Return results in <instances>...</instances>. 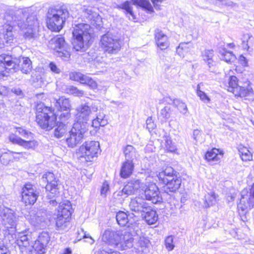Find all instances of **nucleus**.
Returning a JSON list of instances; mask_svg holds the SVG:
<instances>
[{
  "label": "nucleus",
  "instance_id": "obj_1",
  "mask_svg": "<svg viewBox=\"0 0 254 254\" xmlns=\"http://www.w3.org/2000/svg\"><path fill=\"white\" fill-rule=\"evenodd\" d=\"M7 18L21 31L25 30L23 34L25 39L34 40L38 37L39 23L33 7L18 9L15 11V17L8 16Z\"/></svg>",
  "mask_w": 254,
  "mask_h": 254
},
{
  "label": "nucleus",
  "instance_id": "obj_2",
  "mask_svg": "<svg viewBox=\"0 0 254 254\" xmlns=\"http://www.w3.org/2000/svg\"><path fill=\"white\" fill-rule=\"evenodd\" d=\"M102 240L109 245L121 251L132 248L133 245L132 234L127 230H106L103 234Z\"/></svg>",
  "mask_w": 254,
  "mask_h": 254
},
{
  "label": "nucleus",
  "instance_id": "obj_3",
  "mask_svg": "<svg viewBox=\"0 0 254 254\" xmlns=\"http://www.w3.org/2000/svg\"><path fill=\"white\" fill-rule=\"evenodd\" d=\"M69 12L65 5L50 7L47 15V26L52 31L59 32L63 28Z\"/></svg>",
  "mask_w": 254,
  "mask_h": 254
},
{
  "label": "nucleus",
  "instance_id": "obj_4",
  "mask_svg": "<svg viewBox=\"0 0 254 254\" xmlns=\"http://www.w3.org/2000/svg\"><path fill=\"white\" fill-rule=\"evenodd\" d=\"M90 26L88 24L79 23L76 25L72 31L73 48L76 51L84 49L89 46L91 39Z\"/></svg>",
  "mask_w": 254,
  "mask_h": 254
},
{
  "label": "nucleus",
  "instance_id": "obj_5",
  "mask_svg": "<svg viewBox=\"0 0 254 254\" xmlns=\"http://www.w3.org/2000/svg\"><path fill=\"white\" fill-rule=\"evenodd\" d=\"M176 174V172L170 166L157 174L159 183L165 185L164 191L167 193L176 192L180 187L181 179Z\"/></svg>",
  "mask_w": 254,
  "mask_h": 254
},
{
  "label": "nucleus",
  "instance_id": "obj_6",
  "mask_svg": "<svg viewBox=\"0 0 254 254\" xmlns=\"http://www.w3.org/2000/svg\"><path fill=\"white\" fill-rule=\"evenodd\" d=\"M36 119L38 124L43 129L50 130L56 123L57 117L50 108L39 104L36 107Z\"/></svg>",
  "mask_w": 254,
  "mask_h": 254
},
{
  "label": "nucleus",
  "instance_id": "obj_7",
  "mask_svg": "<svg viewBox=\"0 0 254 254\" xmlns=\"http://www.w3.org/2000/svg\"><path fill=\"white\" fill-rule=\"evenodd\" d=\"M16 131L23 137L29 139H22L14 133H11L8 136V140L12 143L18 145L26 149H34L38 145V142L34 139V134L30 131L22 128L16 127Z\"/></svg>",
  "mask_w": 254,
  "mask_h": 254
},
{
  "label": "nucleus",
  "instance_id": "obj_8",
  "mask_svg": "<svg viewBox=\"0 0 254 254\" xmlns=\"http://www.w3.org/2000/svg\"><path fill=\"white\" fill-rule=\"evenodd\" d=\"M43 182L47 183L46 190L47 191V197L49 201L48 203L52 206L58 204V197L59 194V186L54 174L52 172H47L42 178Z\"/></svg>",
  "mask_w": 254,
  "mask_h": 254
},
{
  "label": "nucleus",
  "instance_id": "obj_9",
  "mask_svg": "<svg viewBox=\"0 0 254 254\" xmlns=\"http://www.w3.org/2000/svg\"><path fill=\"white\" fill-rule=\"evenodd\" d=\"M76 111V122L75 123H78L81 126H84L88 128L89 125L88 122L90 120L92 111L97 112L98 107L95 105H90L89 103H81L77 107Z\"/></svg>",
  "mask_w": 254,
  "mask_h": 254
},
{
  "label": "nucleus",
  "instance_id": "obj_10",
  "mask_svg": "<svg viewBox=\"0 0 254 254\" xmlns=\"http://www.w3.org/2000/svg\"><path fill=\"white\" fill-rule=\"evenodd\" d=\"M87 130L88 128L85 126H81L78 123H74L66 139L68 146L73 148L80 143Z\"/></svg>",
  "mask_w": 254,
  "mask_h": 254
},
{
  "label": "nucleus",
  "instance_id": "obj_11",
  "mask_svg": "<svg viewBox=\"0 0 254 254\" xmlns=\"http://www.w3.org/2000/svg\"><path fill=\"white\" fill-rule=\"evenodd\" d=\"M99 143L95 141H87L79 148L80 157L87 162L92 161L97 156L99 150Z\"/></svg>",
  "mask_w": 254,
  "mask_h": 254
},
{
  "label": "nucleus",
  "instance_id": "obj_12",
  "mask_svg": "<svg viewBox=\"0 0 254 254\" xmlns=\"http://www.w3.org/2000/svg\"><path fill=\"white\" fill-rule=\"evenodd\" d=\"M100 48L105 53L115 54L120 50L121 45L118 40L109 34H105L101 38Z\"/></svg>",
  "mask_w": 254,
  "mask_h": 254
},
{
  "label": "nucleus",
  "instance_id": "obj_13",
  "mask_svg": "<svg viewBox=\"0 0 254 254\" xmlns=\"http://www.w3.org/2000/svg\"><path fill=\"white\" fill-rule=\"evenodd\" d=\"M40 194L39 190L31 184H26L22 189V201L25 205H33Z\"/></svg>",
  "mask_w": 254,
  "mask_h": 254
},
{
  "label": "nucleus",
  "instance_id": "obj_14",
  "mask_svg": "<svg viewBox=\"0 0 254 254\" xmlns=\"http://www.w3.org/2000/svg\"><path fill=\"white\" fill-rule=\"evenodd\" d=\"M15 17V12L6 13L5 15V19L6 23L3 26V32L0 34L1 37H2L5 44L8 46L13 43L15 37L13 34L12 30L13 27L17 25L13 24V22L8 20V16Z\"/></svg>",
  "mask_w": 254,
  "mask_h": 254
},
{
  "label": "nucleus",
  "instance_id": "obj_15",
  "mask_svg": "<svg viewBox=\"0 0 254 254\" xmlns=\"http://www.w3.org/2000/svg\"><path fill=\"white\" fill-rule=\"evenodd\" d=\"M0 216L1 224L5 228L7 229L15 228L18 217L13 210L7 207L2 208L0 211Z\"/></svg>",
  "mask_w": 254,
  "mask_h": 254
},
{
  "label": "nucleus",
  "instance_id": "obj_16",
  "mask_svg": "<svg viewBox=\"0 0 254 254\" xmlns=\"http://www.w3.org/2000/svg\"><path fill=\"white\" fill-rule=\"evenodd\" d=\"M141 185L139 180H131L125 186L122 190L115 192L114 196L115 198H118V196H121L123 199L128 195L133 194L136 190L141 188Z\"/></svg>",
  "mask_w": 254,
  "mask_h": 254
},
{
  "label": "nucleus",
  "instance_id": "obj_17",
  "mask_svg": "<svg viewBox=\"0 0 254 254\" xmlns=\"http://www.w3.org/2000/svg\"><path fill=\"white\" fill-rule=\"evenodd\" d=\"M254 207V198L251 197L247 191L241 193V198L238 204V209L240 214H245L249 210Z\"/></svg>",
  "mask_w": 254,
  "mask_h": 254
},
{
  "label": "nucleus",
  "instance_id": "obj_18",
  "mask_svg": "<svg viewBox=\"0 0 254 254\" xmlns=\"http://www.w3.org/2000/svg\"><path fill=\"white\" fill-rule=\"evenodd\" d=\"M149 206L148 203L141 197L131 198L129 204L130 210L141 216L144 215V211L147 210Z\"/></svg>",
  "mask_w": 254,
  "mask_h": 254
},
{
  "label": "nucleus",
  "instance_id": "obj_19",
  "mask_svg": "<svg viewBox=\"0 0 254 254\" xmlns=\"http://www.w3.org/2000/svg\"><path fill=\"white\" fill-rule=\"evenodd\" d=\"M228 91L233 93L235 96L245 97L248 94L249 91L238 85V79L235 76L229 77Z\"/></svg>",
  "mask_w": 254,
  "mask_h": 254
},
{
  "label": "nucleus",
  "instance_id": "obj_20",
  "mask_svg": "<svg viewBox=\"0 0 254 254\" xmlns=\"http://www.w3.org/2000/svg\"><path fill=\"white\" fill-rule=\"evenodd\" d=\"M146 199L151 201L153 203L156 204L161 202L162 196L157 186L151 183L149 184L144 190Z\"/></svg>",
  "mask_w": 254,
  "mask_h": 254
},
{
  "label": "nucleus",
  "instance_id": "obj_21",
  "mask_svg": "<svg viewBox=\"0 0 254 254\" xmlns=\"http://www.w3.org/2000/svg\"><path fill=\"white\" fill-rule=\"evenodd\" d=\"M64 44V39L61 36L54 37L51 40L49 43L50 48L56 51L58 53L59 56L62 58H68L69 57L68 53L62 51Z\"/></svg>",
  "mask_w": 254,
  "mask_h": 254
},
{
  "label": "nucleus",
  "instance_id": "obj_22",
  "mask_svg": "<svg viewBox=\"0 0 254 254\" xmlns=\"http://www.w3.org/2000/svg\"><path fill=\"white\" fill-rule=\"evenodd\" d=\"M26 232L18 233L15 241L16 244L19 247L22 252L30 245L31 236L30 235L26 234Z\"/></svg>",
  "mask_w": 254,
  "mask_h": 254
},
{
  "label": "nucleus",
  "instance_id": "obj_23",
  "mask_svg": "<svg viewBox=\"0 0 254 254\" xmlns=\"http://www.w3.org/2000/svg\"><path fill=\"white\" fill-rule=\"evenodd\" d=\"M82 10L84 16L93 24L100 20L101 17L97 12L95 11V8L84 5L82 8Z\"/></svg>",
  "mask_w": 254,
  "mask_h": 254
},
{
  "label": "nucleus",
  "instance_id": "obj_24",
  "mask_svg": "<svg viewBox=\"0 0 254 254\" xmlns=\"http://www.w3.org/2000/svg\"><path fill=\"white\" fill-rule=\"evenodd\" d=\"M155 38L158 47L161 50H165L169 47V42L168 37L159 29L155 30Z\"/></svg>",
  "mask_w": 254,
  "mask_h": 254
},
{
  "label": "nucleus",
  "instance_id": "obj_25",
  "mask_svg": "<svg viewBox=\"0 0 254 254\" xmlns=\"http://www.w3.org/2000/svg\"><path fill=\"white\" fill-rule=\"evenodd\" d=\"M18 60L16 69L19 67L23 73L28 74L32 69V62L28 57H20Z\"/></svg>",
  "mask_w": 254,
  "mask_h": 254
},
{
  "label": "nucleus",
  "instance_id": "obj_26",
  "mask_svg": "<svg viewBox=\"0 0 254 254\" xmlns=\"http://www.w3.org/2000/svg\"><path fill=\"white\" fill-rule=\"evenodd\" d=\"M72 212L71 205L68 201L60 203L58 208L57 216L69 219Z\"/></svg>",
  "mask_w": 254,
  "mask_h": 254
},
{
  "label": "nucleus",
  "instance_id": "obj_27",
  "mask_svg": "<svg viewBox=\"0 0 254 254\" xmlns=\"http://www.w3.org/2000/svg\"><path fill=\"white\" fill-rule=\"evenodd\" d=\"M149 241L144 237H140L134 244V248L138 253L146 254L148 252Z\"/></svg>",
  "mask_w": 254,
  "mask_h": 254
},
{
  "label": "nucleus",
  "instance_id": "obj_28",
  "mask_svg": "<svg viewBox=\"0 0 254 254\" xmlns=\"http://www.w3.org/2000/svg\"><path fill=\"white\" fill-rule=\"evenodd\" d=\"M26 218L32 225L36 226H39L44 221V218L40 214L37 213L36 210L31 211L29 214L26 215Z\"/></svg>",
  "mask_w": 254,
  "mask_h": 254
},
{
  "label": "nucleus",
  "instance_id": "obj_29",
  "mask_svg": "<svg viewBox=\"0 0 254 254\" xmlns=\"http://www.w3.org/2000/svg\"><path fill=\"white\" fill-rule=\"evenodd\" d=\"M147 208H148L147 210H145L144 215L141 216L144 219L148 224L152 225L155 223L158 220V215L156 212L152 209L150 206Z\"/></svg>",
  "mask_w": 254,
  "mask_h": 254
},
{
  "label": "nucleus",
  "instance_id": "obj_30",
  "mask_svg": "<svg viewBox=\"0 0 254 254\" xmlns=\"http://www.w3.org/2000/svg\"><path fill=\"white\" fill-rule=\"evenodd\" d=\"M0 62L4 63L7 66L11 67V69L13 71H16L18 60L16 59H13L11 56L4 54L0 55Z\"/></svg>",
  "mask_w": 254,
  "mask_h": 254
},
{
  "label": "nucleus",
  "instance_id": "obj_31",
  "mask_svg": "<svg viewBox=\"0 0 254 254\" xmlns=\"http://www.w3.org/2000/svg\"><path fill=\"white\" fill-rule=\"evenodd\" d=\"M123 151L127 162H132L133 160L137 157L136 149L132 145H127L124 148Z\"/></svg>",
  "mask_w": 254,
  "mask_h": 254
},
{
  "label": "nucleus",
  "instance_id": "obj_32",
  "mask_svg": "<svg viewBox=\"0 0 254 254\" xmlns=\"http://www.w3.org/2000/svg\"><path fill=\"white\" fill-rule=\"evenodd\" d=\"M13 152L7 149L0 150V160L4 165H7L13 160Z\"/></svg>",
  "mask_w": 254,
  "mask_h": 254
},
{
  "label": "nucleus",
  "instance_id": "obj_33",
  "mask_svg": "<svg viewBox=\"0 0 254 254\" xmlns=\"http://www.w3.org/2000/svg\"><path fill=\"white\" fill-rule=\"evenodd\" d=\"M108 123L107 120L105 119V114L102 110H100L96 114L95 119L92 121V126L95 128L100 126L104 127Z\"/></svg>",
  "mask_w": 254,
  "mask_h": 254
},
{
  "label": "nucleus",
  "instance_id": "obj_34",
  "mask_svg": "<svg viewBox=\"0 0 254 254\" xmlns=\"http://www.w3.org/2000/svg\"><path fill=\"white\" fill-rule=\"evenodd\" d=\"M134 165L132 162L125 161L123 163L121 171L120 176L122 178H127L132 173Z\"/></svg>",
  "mask_w": 254,
  "mask_h": 254
},
{
  "label": "nucleus",
  "instance_id": "obj_35",
  "mask_svg": "<svg viewBox=\"0 0 254 254\" xmlns=\"http://www.w3.org/2000/svg\"><path fill=\"white\" fill-rule=\"evenodd\" d=\"M214 53L212 50H205L202 53V57L203 61L207 63L208 67L211 68L214 65L213 60Z\"/></svg>",
  "mask_w": 254,
  "mask_h": 254
},
{
  "label": "nucleus",
  "instance_id": "obj_36",
  "mask_svg": "<svg viewBox=\"0 0 254 254\" xmlns=\"http://www.w3.org/2000/svg\"><path fill=\"white\" fill-rule=\"evenodd\" d=\"M238 150L240 157L243 161H251L253 159V154L247 147L240 145L238 146Z\"/></svg>",
  "mask_w": 254,
  "mask_h": 254
},
{
  "label": "nucleus",
  "instance_id": "obj_37",
  "mask_svg": "<svg viewBox=\"0 0 254 254\" xmlns=\"http://www.w3.org/2000/svg\"><path fill=\"white\" fill-rule=\"evenodd\" d=\"M56 106L57 107L58 109L62 111H70V104L69 100L66 98L61 97L57 101Z\"/></svg>",
  "mask_w": 254,
  "mask_h": 254
},
{
  "label": "nucleus",
  "instance_id": "obj_38",
  "mask_svg": "<svg viewBox=\"0 0 254 254\" xmlns=\"http://www.w3.org/2000/svg\"><path fill=\"white\" fill-rule=\"evenodd\" d=\"M216 198L217 196L216 194L213 191L206 194L204 196V207H209L215 204L217 202Z\"/></svg>",
  "mask_w": 254,
  "mask_h": 254
},
{
  "label": "nucleus",
  "instance_id": "obj_39",
  "mask_svg": "<svg viewBox=\"0 0 254 254\" xmlns=\"http://www.w3.org/2000/svg\"><path fill=\"white\" fill-rule=\"evenodd\" d=\"M254 41V38L251 34L249 33L244 34L242 38L243 48L245 50H248L250 47L253 44Z\"/></svg>",
  "mask_w": 254,
  "mask_h": 254
},
{
  "label": "nucleus",
  "instance_id": "obj_40",
  "mask_svg": "<svg viewBox=\"0 0 254 254\" xmlns=\"http://www.w3.org/2000/svg\"><path fill=\"white\" fill-rule=\"evenodd\" d=\"M116 220L119 224L121 226H125L127 224V226L129 227V222L128 221L127 214L123 212L120 211L117 213Z\"/></svg>",
  "mask_w": 254,
  "mask_h": 254
},
{
  "label": "nucleus",
  "instance_id": "obj_41",
  "mask_svg": "<svg viewBox=\"0 0 254 254\" xmlns=\"http://www.w3.org/2000/svg\"><path fill=\"white\" fill-rule=\"evenodd\" d=\"M69 224V219L63 216H57L56 219V228L58 230H64Z\"/></svg>",
  "mask_w": 254,
  "mask_h": 254
},
{
  "label": "nucleus",
  "instance_id": "obj_42",
  "mask_svg": "<svg viewBox=\"0 0 254 254\" xmlns=\"http://www.w3.org/2000/svg\"><path fill=\"white\" fill-rule=\"evenodd\" d=\"M68 130L67 126L64 123H60L54 131V135L57 138L63 136Z\"/></svg>",
  "mask_w": 254,
  "mask_h": 254
},
{
  "label": "nucleus",
  "instance_id": "obj_43",
  "mask_svg": "<svg viewBox=\"0 0 254 254\" xmlns=\"http://www.w3.org/2000/svg\"><path fill=\"white\" fill-rule=\"evenodd\" d=\"M132 1L134 4L141 7L148 12L151 13L153 11V7L148 0H132Z\"/></svg>",
  "mask_w": 254,
  "mask_h": 254
},
{
  "label": "nucleus",
  "instance_id": "obj_44",
  "mask_svg": "<svg viewBox=\"0 0 254 254\" xmlns=\"http://www.w3.org/2000/svg\"><path fill=\"white\" fill-rule=\"evenodd\" d=\"M218 152L219 150L216 148L208 151L205 155V159L208 161H218L219 160Z\"/></svg>",
  "mask_w": 254,
  "mask_h": 254
},
{
  "label": "nucleus",
  "instance_id": "obj_45",
  "mask_svg": "<svg viewBox=\"0 0 254 254\" xmlns=\"http://www.w3.org/2000/svg\"><path fill=\"white\" fill-rule=\"evenodd\" d=\"M173 112L172 107L170 104L165 106L162 109L160 112V116L162 117L164 119H168L172 115Z\"/></svg>",
  "mask_w": 254,
  "mask_h": 254
},
{
  "label": "nucleus",
  "instance_id": "obj_46",
  "mask_svg": "<svg viewBox=\"0 0 254 254\" xmlns=\"http://www.w3.org/2000/svg\"><path fill=\"white\" fill-rule=\"evenodd\" d=\"M46 246H43L39 242L35 241L33 246V250L31 251L30 254H45Z\"/></svg>",
  "mask_w": 254,
  "mask_h": 254
},
{
  "label": "nucleus",
  "instance_id": "obj_47",
  "mask_svg": "<svg viewBox=\"0 0 254 254\" xmlns=\"http://www.w3.org/2000/svg\"><path fill=\"white\" fill-rule=\"evenodd\" d=\"M173 103L174 106L177 108L181 113L185 114L187 112L188 108L186 104L180 100L178 99H174Z\"/></svg>",
  "mask_w": 254,
  "mask_h": 254
},
{
  "label": "nucleus",
  "instance_id": "obj_48",
  "mask_svg": "<svg viewBox=\"0 0 254 254\" xmlns=\"http://www.w3.org/2000/svg\"><path fill=\"white\" fill-rule=\"evenodd\" d=\"M50 240V237L49 234L47 232H43L39 235L38 239L36 242H39V243L41 244L42 245L47 247Z\"/></svg>",
  "mask_w": 254,
  "mask_h": 254
},
{
  "label": "nucleus",
  "instance_id": "obj_49",
  "mask_svg": "<svg viewBox=\"0 0 254 254\" xmlns=\"http://www.w3.org/2000/svg\"><path fill=\"white\" fill-rule=\"evenodd\" d=\"M165 140V149L166 151L168 152H174L177 150L176 146L172 142L170 137H166Z\"/></svg>",
  "mask_w": 254,
  "mask_h": 254
},
{
  "label": "nucleus",
  "instance_id": "obj_50",
  "mask_svg": "<svg viewBox=\"0 0 254 254\" xmlns=\"http://www.w3.org/2000/svg\"><path fill=\"white\" fill-rule=\"evenodd\" d=\"M202 83H200L197 86L196 88V93L197 96L200 98V99L202 100L204 103H208L210 102V98L208 97V96L206 94L205 92L200 90V85H202Z\"/></svg>",
  "mask_w": 254,
  "mask_h": 254
},
{
  "label": "nucleus",
  "instance_id": "obj_51",
  "mask_svg": "<svg viewBox=\"0 0 254 254\" xmlns=\"http://www.w3.org/2000/svg\"><path fill=\"white\" fill-rule=\"evenodd\" d=\"M221 59L227 63H230L235 59V57L232 52L224 51L221 54Z\"/></svg>",
  "mask_w": 254,
  "mask_h": 254
},
{
  "label": "nucleus",
  "instance_id": "obj_52",
  "mask_svg": "<svg viewBox=\"0 0 254 254\" xmlns=\"http://www.w3.org/2000/svg\"><path fill=\"white\" fill-rule=\"evenodd\" d=\"M14 72L11 67L7 66L4 63L0 62V75L7 76V74L9 72Z\"/></svg>",
  "mask_w": 254,
  "mask_h": 254
},
{
  "label": "nucleus",
  "instance_id": "obj_53",
  "mask_svg": "<svg viewBox=\"0 0 254 254\" xmlns=\"http://www.w3.org/2000/svg\"><path fill=\"white\" fill-rule=\"evenodd\" d=\"M122 8L126 10L127 14H128L132 18L129 16L128 17L130 19L134 20L135 19L134 15L133 13L132 8L130 5V3L128 1H126L122 4Z\"/></svg>",
  "mask_w": 254,
  "mask_h": 254
},
{
  "label": "nucleus",
  "instance_id": "obj_54",
  "mask_svg": "<svg viewBox=\"0 0 254 254\" xmlns=\"http://www.w3.org/2000/svg\"><path fill=\"white\" fill-rule=\"evenodd\" d=\"M165 246L167 249L170 251L174 249L173 238L172 236H168L165 240Z\"/></svg>",
  "mask_w": 254,
  "mask_h": 254
},
{
  "label": "nucleus",
  "instance_id": "obj_55",
  "mask_svg": "<svg viewBox=\"0 0 254 254\" xmlns=\"http://www.w3.org/2000/svg\"><path fill=\"white\" fill-rule=\"evenodd\" d=\"M68 91L70 94L77 96H82L84 94L83 91L79 90L77 88L74 86L69 87Z\"/></svg>",
  "mask_w": 254,
  "mask_h": 254
},
{
  "label": "nucleus",
  "instance_id": "obj_56",
  "mask_svg": "<svg viewBox=\"0 0 254 254\" xmlns=\"http://www.w3.org/2000/svg\"><path fill=\"white\" fill-rule=\"evenodd\" d=\"M63 112L60 115L61 123H65L70 118V111H63Z\"/></svg>",
  "mask_w": 254,
  "mask_h": 254
},
{
  "label": "nucleus",
  "instance_id": "obj_57",
  "mask_svg": "<svg viewBox=\"0 0 254 254\" xmlns=\"http://www.w3.org/2000/svg\"><path fill=\"white\" fill-rule=\"evenodd\" d=\"M109 191V183L105 181L103 183L101 189V195L103 197H106L108 192Z\"/></svg>",
  "mask_w": 254,
  "mask_h": 254
},
{
  "label": "nucleus",
  "instance_id": "obj_58",
  "mask_svg": "<svg viewBox=\"0 0 254 254\" xmlns=\"http://www.w3.org/2000/svg\"><path fill=\"white\" fill-rule=\"evenodd\" d=\"M99 254H121L119 252L109 248H106L100 250Z\"/></svg>",
  "mask_w": 254,
  "mask_h": 254
},
{
  "label": "nucleus",
  "instance_id": "obj_59",
  "mask_svg": "<svg viewBox=\"0 0 254 254\" xmlns=\"http://www.w3.org/2000/svg\"><path fill=\"white\" fill-rule=\"evenodd\" d=\"M82 73L78 72H72L69 74L70 78L71 80L78 81L81 79Z\"/></svg>",
  "mask_w": 254,
  "mask_h": 254
},
{
  "label": "nucleus",
  "instance_id": "obj_60",
  "mask_svg": "<svg viewBox=\"0 0 254 254\" xmlns=\"http://www.w3.org/2000/svg\"><path fill=\"white\" fill-rule=\"evenodd\" d=\"M190 44V43H181L178 47V51L180 52V50L184 51L185 53H188L189 52V48Z\"/></svg>",
  "mask_w": 254,
  "mask_h": 254
},
{
  "label": "nucleus",
  "instance_id": "obj_61",
  "mask_svg": "<svg viewBox=\"0 0 254 254\" xmlns=\"http://www.w3.org/2000/svg\"><path fill=\"white\" fill-rule=\"evenodd\" d=\"M85 84H87L92 89H96L97 87L96 82L90 77H88Z\"/></svg>",
  "mask_w": 254,
  "mask_h": 254
},
{
  "label": "nucleus",
  "instance_id": "obj_62",
  "mask_svg": "<svg viewBox=\"0 0 254 254\" xmlns=\"http://www.w3.org/2000/svg\"><path fill=\"white\" fill-rule=\"evenodd\" d=\"M146 128L149 131L153 129L156 126L151 118H148L146 121Z\"/></svg>",
  "mask_w": 254,
  "mask_h": 254
},
{
  "label": "nucleus",
  "instance_id": "obj_63",
  "mask_svg": "<svg viewBox=\"0 0 254 254\" xmlns=\"http://www.w3.org/2000/svg\"><path fill=\"white\" fill-rule=\"evenodd\" d=\"M13 160H19L21 158H24L25 157V156H27L28 154L27 153L24 152H13Z\"/></svg>",
  "mask_w": 254,
  "mask_h": 254
},
{
  "label": "nucleus",
  "instance_id": "obj_64",
  "mask_svg": "<svg viewBox=\"0 0 254 254\" xmlns=\"http://www.w3.org/2000/svg\"><path fill=\"white\" fill-rule=\"evenodd\" d=\"M51 70L56 73H59L61 72V70L57 67L56 64L53 62L50 63L49 65Z\"/></svg>",
  "mask_w": 254,
  "mask_h": 254
}]
</instances>
